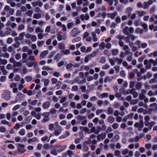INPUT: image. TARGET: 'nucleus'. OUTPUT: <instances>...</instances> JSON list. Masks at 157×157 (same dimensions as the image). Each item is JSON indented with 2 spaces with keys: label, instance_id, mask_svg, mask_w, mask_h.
<instances>
[{
  "label": "nucleus",
  "instance_id": "f257e3e1",
  "mask_svg": "<svg viewBox=\"0 0 157 157\" xmlns=\"http://www.w3.org/2000/svg\"><path fill=\"white\" fill-rule=\"evenodd\" d=\"M91 133H94V134H98L101 131V127H92L91 128Z\"/></svg>",
  "mask_w": 157,
  "mask_h": 157
},
{
  "label": "nucleus",
  "instance_id": "f03ea898",
  "mask_svg": "<svg viewBox=\"0 0 157 157\" xmlns=\"http://www.w3.org/2000/svg\"><path fill=\"white\" fill-rule=\"evenodd\" d=\"M134 126L138 128V129L139 131H140L142 130L141 128L144 127V123L142 122L139 123H136L134 124Z\"/></svg>",
  "mask_w": 157,
  "mask_h": 157
},
{
  "label": "nucleus",
  "instance_id": "7ed1b4c3",
  "mask_svg": "<svg viewBox=\"0 0 157 157\" xmlns=\"http://www.w3.org/2000/svg\"><path fill=\"white\" fill-rule=\"evenodd\" d=\"M25 98V95L21 93H18L16 96V99L22 100Z\"/></svg>",
  "mask_w": 157,
  "mask_h": 157
},
{
  "label": "nucleus",
  "instance_id": "20e7f679",
  "mask_svg": "<svg viewBox=\"0 0 157 157\" xmlns=\"http://www.w3.org/2000/svg\"><path fill=\"white\" fill-rule=\"evenodd\" d=\"M129 45L130 46V47L131 48L132 51L134 52L135 51H136L137 50L138 47H136L134 45V43L132 42H130L129 43Z\"/></svg>",
  "mask_w": 157,
  "mask_h": 157
},
{
  "label": "nucleus",
  "instance_id": "39448f33",
  "mask_svg": "<svg viewBox=\"0 0 157 157\" xmlns=\"http://www.w3.org/2000/svg\"><path fill=\"white\" fill-rule=\"evenodd\" d=\"M144 64L146 65V68L149 69L151 67V63L149 62V60L146 59L144 60Z\"/></svg>",
  "mask_w": 157,
  "mask_h": 157
},
{
  "label": "nucleus",
  "instance_id": "423d86ee",
  "mask_svg": "<svg viewBox=\"0 0 157 157\" xmlns=\"http://www.w3.org/2000/svg\"><path fill=\"white\" fill-rule=\"evenodd\" d=\"M96 136L94 134H92L90 135L88 138V141L86 142V143L90 144L91 143V139H94L96 137Z\"/></svg>",
  "mask_w": 157,
  "mask_h": 157
},
{
  "label": "nucleus",
  "instance_id": "0eeeda50",
  "mask_svg": "<svg viewBox=\"0 0 157 157\" xmlns=\"http://www.w3.org/2000/svg\"><path fill=\"white\" fill-rule=\"evenodd\" d=\"M48 51L47 50L41 52L40 54V57L41 58H44L48 54Z\"/></svg>",
  "mask_w": 157,
  "mask_h": 157
},
{
  "label": "nucleus",
  "instance_id": "6e6552de",
  "mask_svg": "<svg viewBox=\"0 0 157 157\" xmlns=\"http://www.w3.org/2000/svg\"><path fill=\"white\" fill-rule=\"evenodd\" d=\"M136 13L138 15V17H140L145 15L146 14V12L144 11H137L136 12Z\"/></svg>",
  "mask_w": 157,
  "mask_h": 157
},
{
  "label": "nucleus",
  "instance_id": "1a4fd4ad",
  "mask_svg": "<svg viewBox=\"0 0 157 157\" xmlns=\"http://www.w3.org/2000/svg\"><path fill=\"white\" fill-rule=\"evenodd\" d=\"M50 105V102L49 101H47L43 104L42 106L44 109H46L49 108Z\"/></svg>",
  "mask_w": 157,
  "mask_h": 157
},
{
  "label": "nucleus",
  "instance_id": "9d476101",
  "mask_svg": "<svg viewBox=\"0 0 157 157\" xmlns=\"http://www.w3.org/2000/svg\"><path fill=\"white\" fill-rule=\"evenodd\" d=\"M113 78V76H107L105 78L104 80V82L105 83L110 82L112 81Z\"/></svg>",
  "mask_w": 157,
  "mask_h": 157
},
{
  "label": "nucleus",
  "instance_id": "9b49d317",
  "mask_svg": "<svg viewBox=\"0 0 157 157\" xmlns=\"http://www.w3.org/2000/svg\"><path fill=\"white\" fill-rule=\"evenodd\" d=\"M138 106L139 107L142 106L144 108H147V105L146 103H144L143 101H140L138 103Z\"/></svg>",
  "mask_w": 157,
  "mask_h": 157
},
{
  "label": "nucleus",
  "instance_id": "f8f14e48",
  "mask_svg": "<svg viewBox=\"0 0 157 157\" xmlns=\"http://www.w3.org/2000/svg\"><path fill=\"white\" fill-rule=\"evenodd\" d=\"M90 112V110L89 109H88L86 108H83L80 110V113L81 114H83L86 112L89 113Z\"/></svg>",
  "mask_w": 157,
  "mask_h": 157
},
{
  "label": "nucleus",
  "instance_id": "ddd939ff",
  "mask_svg": "<svg viewBox=\"0 0 157 157\" xmlns=\"http://www.w3.org/2000/svg\"><path fill=\"white\" fill-rule=\"evenodd\" d=\"M74 155V153L72 151H71L70 150H69L65 152L64 156L66 157L67 155H69L70 156L71 155Z\"/></svg>",
  "mask_w": 157,
  "mask_h": 157
},
{
  "label": "nucleus",
  "instance_id": "4468645a",
  "mask_svg": "<svg viewBox=\"0 0 157 157\" xmlns=\"http://www.w3.org/2000/svg\"><path fill=\"white\" fill-rule=\"evenodd\" d=\"M28 101L30 104L33 105H35L38 102V101L36 100L32 101L30 99H28Z\"/></svg>",
  "mask_w": 157,
  "mask_h": 157
},
{
  "label": "nucleus",
  "instance_id": "2eb2a0df",
  "mask_svg": "<svg viewBox=\"0 0 157 157\" xmlns=\"http://www.w3.org/2000/svg\"><path fill=\"white\" fill-rule=\"evenodd\" d=\"M137 112L138 113H143L144 114H146L147 113V111L145 110L142 108H140L139 109L137 110Z\"/></svg>",
  "mask_w": 157,
  "mask_h": 157
},
{
  "label": "nucleus",
  "instance_id": "dca6fc26",
  "mask_svg": "<svg viewBox=\"0 0 157 157\" xmlns=\"http://www.w3.org/2000/svg\"><path fill=\"white\" fill-rule=\"evenodd\" d=\"M122 32L125 35H128L129 34V32H128V27L127 26L125 27L123 29Z\"/></svg>",
  "mask_w": 157,
  "mask_h": 157
},
{
  "label": "nucleus",
  "instance_id": "f3484780",
  "mask_svg": "<svg viewBox=\"0 0 157 157\" xmlns=\"http://www.w3.org/2000/svg\"><path fill=\"white\" fill-rule=\"evenodd\" d=\"M27 30L30 33H32L34 31V29L33 27H31L30 25L27 26Z\"/></svg>",
  "mask_w": 157,
  "mask_h": 157
},
{
  "label": "nucleus",
  "instance_id": "a211bd4d",
  "mask_svg": "<svg viewBox=\"0 0 157 157\" xmlns=\"http://www.w3.org/2000/svg\"><path fill=\"white\" fill-rule=\"evenodd\" d=\"M107 120L110 123H113L115 121L114 118L112 116L109 117Z\"/></svg>",
  "mask_w": 157,
  "mask_h": 157
},
{
  "label": "nucleus",
  "instance_id": "6ab92c4d",
  "mask_svg": "<svg viewBox=\"0 0 157 157\" xmlns=\"http://www.w3.org/2000/svg\"><path fill=\"white\" fill-rule=\"evenodd\" d=\"M114 112L113 109L111 107H109L107 109V113L109 114H112Z\"/></svg>",
  "mask_w": 157,
  "mask_h": 157
},
{
  "label": "nucleus",
  "instance_id": "aec40b11",
  "mask_svg": "<svg viewBox=\"0 0 157 157\" xmlns=\"http://www.w3.org/2000/svg\"><path fill=\"white\" fill-rule=\"evenodd\" d=\"M58 48L60 50H64L65 49V45L62 43L59 44Z\"/></svg>",
  "mask_w": 157,
  "mask_h": 157
},
{
  "label": "nucleus",
  "instance_id": "412c9836",
  "mask_svg": "<svg viewBox=\"0 0 157 157\" xmlns=\"http://www.w3.org/2000/svg\"><path fill=\"white\" fill-rule=\"evenodd\" d=\"M41 15L40 13H35L33 16V17L34 19H39L41 17Z\"/></svg>",
  "mask_w": 157,
  "mask_h": 157
},
{
  "label": "nucleus",
  "instance_id": "4be33fe9",
  "mask_svg": "<svg viewBox=\"0 0 157 157\" xmlns=\"http://www.w3.org/2000/svg\"><path fill=\"white\" fill-rule=\"evenodd\" d=\"M35 64H37V63L35 62H33L32 61H29L27 65L28 67H32Z\"/></svg>",
  "mask_w": 157,
  "mask_h": 157
},
{
  "label": "nucleus",
  "instance_id": "5701e85b",
  "mask_svg": "<svg viewBox=\"0 0 157 157\" xmlns=\"http://www.w3.org/2000/svg\"><path fill=\"white\" fill-rule=\"evenodd\" d=\"M142 85L141 83L138 82L135 85L136 88L137 90H140L141 88Z\"/></svg>",
  "mask_w": 157,
  "mask_h": 157
},
{
  "label": "nucleus",
  "instance_id": "b1692460",
  "mask_svg": "<svg viewBox=\"0 0 157 157\" xmlns=\"http://www.w3.org/2000/svg\"><path fill=\"white\" fill-rule=\"evenodd\" d=\"M75 82H78V84H81L82 83V81H80L78 78L76 77L74 80L73 82L72 83V84H73Z\"/></svg>",
  "mask_w": 157,
  "mask_h": 157
},
{
  "label": "nucleus",
  "instance_id": "393cba45",
  "mask_svg": "<svg viewBox=\"0 0 157 157\" xmlns=\"http://www.w3.org/2000/svg\"><path fill=\"white\" fill-rule=\"evenodd\" d=\"M109 96V94L106 93H104L101 94L100 95V98H104L108 97Z\"/></svg>",
  "mask_w": 157,
  "mask_h": 157
},
{
  "label": "nucleus",
  "instance_id": "a878e982",
  "mask_svg": "<svg viewBox=\"0 0 157 157\" xmlns=\"http://www.w3.org/2000/svg\"><path fill=\"white\" fill-rule=\"evenodd\" d=\"M143 29H140L138 28L136 29L135 30V32L137 33H139L140 34H142L143 32Z\"/></svg>",
  "mask_w": 157,
  "mask_h": 157
},
{
  "label": "nucleus",
  "instance_id": "bb28decb",
  "mask_svg": "<svg viewBox=\"0 0 157 157\" xmlns=\"http://www.w3.org/2000/svg\"><path fill=\"white\" fill-rule=\"evenodd\" d=\"M35 31L37 33H39L40 32L43 33L44 31L43 30L41 29L40 27L39 26L37 27L36 28Z\"/></svg>",
  "mask_w": 157,
  "mask_h": 157
},
{
  "label": "nucleus",
  "instance_id": "cd10ccee",
  "mask_svg": "<svg viewBox=\"0 0 157 157\" xmlns=\"http://www.w3.org/2000/svg\"><path fill=\"white\" fill-rule=\"evenodd\" d=\"M108 15L112 19H114L117 15L116 13H108Z\"/></svg>",
  "mask_w": 157,
  "mask_h": 157
},
{
  "label": "nucleus",
  "instance_id": "c85d7f7f",
  "mask_svg": "<svg viewBox=\"0 0 157 157\" xmlns=\"http://www.w3.org/2000/svg\"><path fill=\"white\" fill-rule=\"evenodd\" d=\"M111 52L113 56H116L118 53V50L117 49H112L111 50Z\"/></svg>",
  "mask_w": 157,
  "mask_h": 157
},
{
  "label": "nucleus",
  "instance_id": "c756f323",
  "mask_svg": "<svg viewBox=\"0 0 157 157\" xmlns=\"http://www.w3.org/2000/svg\"><path fill=\"white\" fill-rule=\"evenodd\" d=\"M151 74L149 72H148L147 73L146 75L144 76L143 78L144 79H146L147 78H151Z\"/></svg>",
  "mask_w": 157,
  "mask_h": 157
},
{
  "label": "nucleus",
  "instance_id": "7c9ffc66",
  "mask_svg": "<svg viewBox=\"0 0 157 157\" xmlns=\"http://www.w3.org/2000/svg\"><path fill=\"white\" fill-rule=\"evenodd\" d=\"M105 46V43L104 42H102L99 45V48L100 50H103Z\"/></svg>",
  "mask_w": 157,
  "mask_h": 157
},
{
  "label": "nucleus",
  "instance_id": "2f4dec72",
  "mask_svg": "<svg viewBox=\"0 0 157 157\" xmlns=\"http://www.w3.org/2000/svg\"><path fill=\"white\" fill-rule=\"evenodd\" d=\"M145 97V94L141 93L140 94L139 98L140 100H143Z\"/></svg>",
  "mask_w": 157,
  "mask_h": 157
},
{
  "label": "nucleus",
  "instance_id": "473e14b6",
  "mask_svg": "<svg viewBox=\"0 0 157 157\" xmlns=\"http://www.w3.org/2000/svg\"><path fill=\"white\" fill-rule=\"evenodd\" d=\"M25 35V33L23 32L20 33L18 37V40H22L24 38V37Z\"/></svg>",
  "mask_w": 157,
  "mask_h": 157
},
{
  "label": "nucleus",
  "instance_id": "72a5a7b5",
  "mask_svg": "<svg viewBox=\"0 0 157 157\" xmlns=\"http://www.w3.org/2000/svg\"><path fill=\"white\" fill-rule=\"evenodd\" d=\"M19 134L21 136H24L25 134V130L23 129H21L19 132Z\"/></svg>",
  "mask_w": 157,
  "mask_h": 157
},
{
  "label": "nucleus",
  "instance_id": "f704fd0d",
  "mask_svg": "<svg viewBox=\"0 0 157 157\" xmlns=\"http://www.w3.org/2000/svg\"><path fill=\"white\" fill-rule=\"evenodd\" d=\"M142 26L145 32H147L148 31L147 25L146 24L143 23L142 25Z\"/></svg>",
  "mask_w": 157,
  "mask_h": 157
},
{
  "label": "nucleus",
  "instance_id": "c9c22d12",
  "mask_svg": "<svg viewBox=\"0 0 157 157\" xmlns=\"http://www.w3.org/2000/svg\"><path fill=\"white\" fill-rule=\"evenodd\" d=\"M139 101L138 99L131 100L130 101V104L131 105H135Z\"/></svg>",
  "mask_w": 157,
  "mask_h": 157
},
{
  "label": "nucleus",
  "instance_id": "e433bc0d",
  "mask_svg": "<svg viewBox=\"0 0 157 157\" xmlns=\"http://www.w3.org/2000/svg\"><path fill=\"white\" fill-rule=\"evenodd\" d=\"M37 138L36 137H34L31 139H29L28 140V142L30 143L32 142H35L37 141Z\"/></svg>",
  "mask_w": 157,
  "mask_h": 157
},
{
  "label": "nucleus",
  "instance_id": "4c0bfd02",
  "mask_svg": "<svg viewBox=\"0 0 157 157\" xmlns=\"http://www.w3.org/2000/svg\"><path fill=\"white\" fill-rule=\"evenodd\" d=\"M60 55L59 53H57L54 57V59L55 60H58L60 58Z\"/></svg>",
  "mask_w": 157,
  "mask_h": 157
},
{
  "label": "nucleus",
  "instance_id": "58836bf2",
  "mask_svg": "<svg viewBox=\"0 0 157 157\" xmlns=\"http://www.w3.org/2000/svg\"><path fill=\"white\" fill-rule=\"evenodd\" d=\"M115 96L119 98V100H123L124 99V98L122 97L121 95L119 93L116 94Z\"/></svg>",
  "mask_w": 157,
  "mask_h": 157
},
{
  "label": "nucleus",
  "instance_id": "ea45409f",
  "mask_svg": "<svg viewBox=\"0 0 157 157\" xmlns=\"http://www.w3.org/2000/svg\"><path fill=\"white\" fill-rule=\"evenodd\" d=\"M50 113L48 112H44L42 114V116L44 117H49Z\"/></svg>",
  "mask_w": 157,
  "mask_h": 157
},
{
  "label": "nucleus",
  "instance_id": "a19ab883",
  "mask_svg": "<svg viewBox=\"0 0 157 157\" xmlns=\"http://www.w3.org/2000/svg\"><path fill=\"white\" fill-rule=\"evenodd\" d=\"M44 43V41L43 40L39 41L37 42V45L39 47H41Z\"/></svg>",
  "mask_w": 157,
  "mask_h": 157
},
{
  "label": "nucleus",
  "instance_id": "79ce46f5",
  "mask_svg": "<svg viewBox=\"0 0 157 157\" xmlns=\"http://www.w3.org/2000/svg\"><path fill=\"white\" fill-rule=\"evenodd\" d=\"M135 44L137 45L138 48H141V42L139 40H137L136 41L135 43Z\"/></svg>",
  "mask_w": 157,
  "mask_h": 157
},
{
  "label": "nucleus",
  "instance_id": "37998d69",
  "mask_svg": "<svg viewBox=\"0 0 157 157\" xmlns=\"http://www.w3.org/2000/svg\"><path fill=\"white\" fill-rule=\"evenodd\" d=\"M42 69L44 70H50L51 71V73H52V69L51 68H50L49 67H46L44 66H43L42 68Z\"/></svg>",
  "mask_w": 157,
  "mask_h": 157
},
{
  "label": "nucleus",
  "instance_id": "c03bdc74",
  "mask_svg": "<svg viewBox=\"0 0 157 157\" xmlns=\"http://www.w3.org/2000/svg\"><path fill=\"white\" fill-rule=\"evenodd\" d=\"M33 13V12L31 10H29L26 13V15H28L29 17H31L32 16Z\"/></svg>",
  "mask_w": 157,
  "mask_h": 157
},
{
  "label": "nucleus",
  "instance_id": "a18cd8bd",
  "mask_svg": "<svg viewBox=\"0 0 157 157\" xmlns=\"http://www.w3.org/2000/svg\"><path fill=\"white\" fill-rule=\"evenodd\" d=\"M28 60L33 62L35 60V58L34 56L33 55H30L28 57Z\"/></svg>",
  "mask_w": 157,
  "mask_h": 157
},
{
  "label": "nucleus",
  "instance_id": "49530a36",
  "mask_svg": "<svg viewBox=\"0 0 157 157\" xmlns=\"http://www.w3.org/2000/svg\"><path fill=\"white\" fill-rule=\"evenodd\" d=\"M81 40V38L80 37H77L74 39L72 40V42L73 43H75L80 41Z\"/></svg>",
  "mask_w": 157,
  "mask_h": 157
},
{
  "label": "nucleus",
  "instance_id": "de8ad7c7",
  "mask_svg": "<svg viewBox=\"0 0 157 157\" xmlns=\"http://www.w3.org/2000/svg\"><path fill=\"white\" fill-rule=\"evenodd\" d=\"M66 147H67L66 146H63L61 147H60L58 149L57 151L59 152H61L65 149L66 148Z\"/></svg>",
  "mask_w": 157,
  "mask_h": 157
},
{
  "label": "nucleus",
  "instance_id": "09e8293b",
  "mask_svg": "<svg viewBox=\"0 0 157 157\" xmlns=\"http://www.w3.org/2000/svg\"><path fill=\"white\" fill-rule=\"evenodd\" d=\"M31 39L32 41L35 42L37 40V37L35 35H32Z\"/></svg>",
  "mask_w": 157,
  "mask_h": 157
},
{
  "label": "nucleus",
  "instance_id": "8fccbe9b",
  "mask_svg": "<svg viewBox=\"0 0 157 157\" xmlns=\"http://www.w3.org/2000/svg\"><path fill=\"white\" fill-rule=\"evenodd\" d=\"M98 50H97L95 51H94L93 52L91 53L90 55L92 58H93L94 57H95L96 56L97 54Z\"/></svg>",
  "mask_w": 157,
  "mask_h": 157
},
{
  "label": "nucleus",
  "instance_id": "3c124183",
  "mask_svg": "<svg viewBox=\"0 0 157 157\" xmlns=\"http://www.w3.org/2000/svg\"><path fill=\"white\" fill-rule=\"evenodd\" d=\"M25 147V145L21 144H18V149L19 150L21 151V149H24Z\"/></svg>",
  "mask_w": 157,
  "mask_h": 157
},
{
  "label": "nucleus",
  "instance_id": "603ef678",
  "mask_svg": "<svg viewBox=\"0 0 157 157\" xmlns=\"http://www.w3.org/2000/svg\"><path fill=\"white\" fill-rule=\"evenodd\" d=\"M149 62H151V63H152L154 66H156L157 65V62L154 60L152 59L149 60Z\"/></svg>",
  "mask_w": 157,
  "mask_h": 157
},
{
  "label": "nucleus",
  "instance_id": "864d4df0",
  "mask_svg": "<svg viewBox=\"0 0 157 157\" xmlns=\"http://www.w3.org/2000/svg\"><path fill=\"white\" fill-rule=\"evenodd\" d=\"M86 118V117L81 115H79L77 117V119L79 121H82L84 119Z\"/></svg>",
  "mask_w": 157,
  "mask_h": 157
},
{
  "label": "nucleus",
  "instance_id": "5fc2aeb1",
  "mask_svg": "<svg viewBox=\"0 0 157 157\" xmlns=\"http://www.w3.org/2000/svg\"><path fill=\"white\" fill-rule=\"evenodd\" d=\"M61 52L63 54H68L70 53V51L69 49H66L61 51Z\"/></svg>",
  "mask_w": 157,
  "mask_h": 157
},
{
  "label": "nucleus",
  "instance_id": "6e6d98bb",
  "mask_svg": "<svg viewBox=\"0 0 157 157\" xmlns=\"http://www.w3.org/2000/svg\"><path fill=\"white\" fill-rule=\"evenodd\" d=\"M25 79L27 82H30L32 80V77L31 76H27L25 77Z\"/></svg>",
  "mask_w": 157,
  "mask_h": 157
},
{
  "label": "nucleus",
  "instance_id": "4d7b16f0",
  "mask_svg": "<svg viewBox=\"0 0 157 157\" xmlns=\"http://www.w3.org/2000/svg\"><path fill=\"white\" fill-rule=\"evenodd\" d=\"M78 89V87L77 85H75L72 87V90L77 91Z\"/></svg>",
  "mask_w": 157,
  "mask_h": 157
},
{
  "label": "nucleus",
  "instance_id": "13d9d810",
  "mask_svg": "<svg viewBox=\"0 0 157 157\" xmlns=\"http://www.w3.org/2000/svg\"><path fill=\"white\" fill-rule=\"evenodd\" d=\"M20 127H22V125L21 126L19 123H17L15 124L14 128L16 129H18Z\"/></svg>",
  "mask_w": 157,
  "mask_h": 157
},
{
  "label": "nucleus",
  "instance_id": "bf43d9fd",
  "mask_svg": "<svg viewBox=\"0 0 157 157\" xmlns=\"http://www.w3.org/2000/svg\"><path fill=\"white\" fill-rule=\"evenodd\" d=\"M149 96H155L154 93L152 90H150L149 91L147 94Z\"/></svg>",
  "mask_w": 157,
  "mask_h": 157
},
{
  "label": "nucleus",
  "instance_id": "052dcab7",
  "mask_svg": "<svg viewBox=\"0 0 157 157\" xmlns=\"http://www.w3.org/2000/svg\"><path fill=\"white\" fill-rule=\"evenodd\" d=\"M74 65L72 63H69L66 66V68L67 69L69 70V69L72 67Z\"/></svg>",
  "mask_w": 157,
  "mask_h": 157
},
{
  "label": "nucleus",
  "instance_id": "680f3d73",
  "mask_svg": "<svg viewBox=\"0 0 157 157\" xmlns=\"http://www.w3.org/2000/svg\"><path fill=\"white\" fill-rule=\"evenodd\" d=\"M142 53L141 52H139L138 51H136L134 53V55L135 56L137 57H138L139 56H140L142 55Z\"/></svg>",
  "mask_w": 157,
  "mask_h": 157
},
{
  "label": "nucleus",
  "instance_id": "e2e57ef3",
  "mask_svg": "<svg viewBox=\"0 0 157 157\" xmlns=\"http://www.w3.org/2000/svg\"><path fill=\"white\" fill-rule=\"evenodd\" d=\"M29 49L28 47L25 46L22 48V51L24 52H27L29 50Z\"/></svg>",
  "mask_w": 157,
  "mask_h": 157
},
{
  "label": "nucleus",
  "instance_id": "0e129e2a",
  "mask_svg": "<svg viewBox=\"0 0 157 157\" xmlns=\"http://www.w3.org/2000/svg\"><path fill=\"white\" fill-rule=\"evenodd\" d=\"M97 100H98V98H97V97L95 96H93L90 98V100L91 101H96Z\"/></svg>",
  "mask_w": 157,
  "mask_h": 157
},
{
  "label": "nucleus",
  "instance_id": "69168bd1",
  "mask_svg": "<svg viewBox=\"0 0 157 157\" xmlns=\"http://www.w3.org/2000/svg\"><path fill=\"white\" fill-rule=\"evenodd\" d=\"M121 154L120 151L119 150H116L114 151V155L116 156H119Z\"/></svg>",
  "mask_w": 157,
  "mask_h": 157
},
{
  "label": "nucleus",
  "instance_id": "338daca9",
  "mask_svg": "<svg viewBox=\"0 0 157 157\" xmlns=\"http://www.w3.org/2000/svg\"><path fill=\"white\" fill-rule=\"evenodd\" d=\"M148 6L147 2H144L142 5V8L144 9H146L147 7H148Z\"/></svg>",
  "mask_w": 157,
  "mask_h": 157
},
{
  "label": "nucleus",
  "instance_id": "774afa93",
  "mask_svg": "<svg viewBox=\"0 0 157 157\" xmlns=\"http://www.w3.org/2000/svg\"><path fill=\"white\" fill-rule=\"evenodd\" d=\"M51 81L53 84H56L58 82V80L56 78H52L51 79Z\"/></svg>",
  "mask_w": 157,
  "mask_h": 157
}]
</instances>
